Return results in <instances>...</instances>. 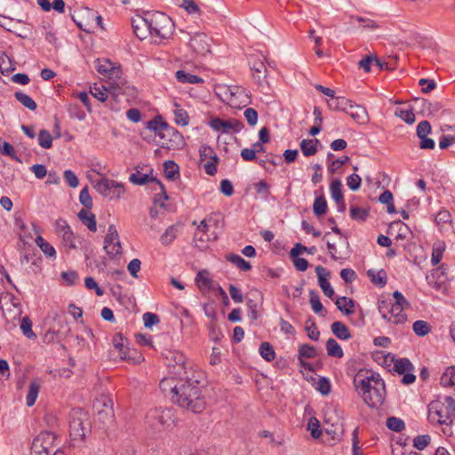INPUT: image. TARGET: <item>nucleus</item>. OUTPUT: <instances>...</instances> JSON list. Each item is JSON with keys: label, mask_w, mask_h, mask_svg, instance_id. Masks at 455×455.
I'll return each instance as SVG.
<instances>
[{"label": "nucleus", "mask_w": 455, "mask_h": 455, "mask_svg": "<svg viewBox=\"0 0 455 455\" xmlns=\"http://www.w3.org/2000/svg\"><path fill=\"white\" fill-rule=\"evenodd\" d=\"M354 385L369 407L377 408L385 401V383L379 374L361 370L354 379Z\"/></svg>", "instance_id": "obj_1"}, {"label": "nucleus", "mask_w": 455, "mask_h": 455, "mask_svg": "<svg viewBox=\"0 0 455 455\" xmlns=\"http://www.w3.org/2000/svg\"><path fill=\"white\" fill-rule=\"evenodd\" d=\"M199 375L200 372L197 376L193 372L191 376L181 379L180 390L174 396V403L194 413H201L206 408V400L197 379Z\"/></svg>", "instance_id": "obj_2"}, {"label": "nucleus", "mask_w": 455, "mask_h": 455, "mask_svg": "<svg viewBox=\"0 0 455 455\" xmlns=\"http://www.w3.org/2000/svg\"><path fill=\"white\" fill-rule=\"evenodd\" d=\"M149 36L159 39L168 38L172 36L174 24L172 19L164 12H148Z\"/></svg>", "instance_id": "obj_3"}, {"label": "nucleus", "mask_w": 455, "mask_h": 455, "mask_svg": "<svg viewBox=\"0 0 455 455\" xmlns=\"http://www.w3.org/2000/svg\"><path fill=\"white\" fill-rule=\"evenodd\" d=\"M167 366L171 374L185 379V376H191L193 373L191 363L186 355L178 350H168L164 354Z\"/></svg>", "instance_id": "obj_4"}, {"label": "nucleus", "mask_w": 455, "mask_h": 455, "mask_svg": "<svg viewBox=\"0 0 455 455\" xmlns=\"http://www.w3.org/2000/svg\"><path fill=\"white\" fill-rule=\"evenodd\" d=\"M90 432L88 414L81 409H74L70 412L69 435L72 441H84Z\"/></svg>", "instance_id": "obj_5"}, {"label": "nucleus", "mask_w": 455, "mask_h": 455, "mask_svg": "<svg viewBox=\"0 0 455 455\" xmlns=\"http://www.w3.org/2000/svg\"><path fill=\"white\" fill-rule=\"evenodd\" d=\"M56 448L55 434L50 431H44L35 437L31 451L33 455H52Z\"/></svg>", "instance_id": "obj_6"}, {"label": "nucleus", "mask_w": 455, "mask_h": 455, "mask_svg": "<svg viewBox=\"0 0 455 455\" xmlns=\"http://www.w3.org/2000/svg\"><path fill=\"white\" fill-rule=\"evenodd\" d=\"M96 68L100 75L113 80L119 90L123 89L125 81L122 78L123 71L119 64L113 63L108 59L97 60Z\"/></svg>", "instance_id": "obj_7"}, {"label": "nucleus", "mask_w": 455, "mask_h": 455, "mask_svg": "<svg viewBox=\"0 0 455 455\" xmlns=\"http://www.w3.org/2000/svg\"><path fill=\"white\" fill-rule=\"evenodd\" d=\"M94 188L100 195L108 196L110 199H119L125 192L124 186L122 183L105 177L95 183Z\"/></svg>", "instance_id": "obj_8"}, {"label": "nucleus", "mask_w": 455, "mask_h": 455, "mask_svg": "<svg viewBox=\"0 0 455 455\" xmlns=\"http://www.w3.org/2000/svg\"><path fill=\"white\" fill-rule=\"evenodd\" d=\"M96 411V419L103 426H107L114 420L113 402L108 397H101L97 399L94 403Z\"/></svg>", "instance_id": "obj_9"}, {"label": "nucleus", "mask_w": 455, "mask_h": 455, "mask_svg": "<svg viewBox=\"0 0 455 455\" xmlns=\"http://www.w3.org/2000/svg\"><path fill=\"white\" fill-rule=\"evenodd\" d=\"M161 148L168 149H180L185 145L184 138L175 128L167 125L161 136Z\"/></svg>", "instance_id": "obj_10"}, {"label": "nucleus", "mask_w": 455, "mask_h": 455, "mask_svg": "<svg viewBox=\"0 0 455 455\" xmlns=\"http://www.w3.org/2000/svg\"><path fill=\"white\" fill-rule=\"evenodd\" d=\"M104 250L110 258L122 254V245L117 229L114 224L108 226V233L104 239Z\"/></svg>", "instance_id": "obj_11"}, {"label": "nucleus", "mask_w": 455, "mask_h": 455, "mask_svg": "<svg viewBox=\"0 0 455 455\" xmlns=\"http://www.w3.org/2000/svg\"><path fill=\"white\" fill-rule=\"evenodd\" d=\"M146 419L152 427L159 429L172 422L173 413L170 409H154L148 412Z\"/></svg>", "instance_id": "obj_12"}, {"label": "nucleus", "mask_w": 455, "mask_h": 455, "mask_svg": "<svg viewBox=\"0 0 455 455\" xmlns=\"http://www.w3.org/2000/svg\"><path fill=\"white\" fill-rule=\"evenodd\" d=\"M95 12L90 8L84 7L71 14L73 21L76 26L86 33H92L94 30Z\"/></svg>", "instance_id": "obj_13"}, {"label": "nucleus", "mask_w": 455, "mask_h": 455, "mask_svg": "<svg viewBox=\"0 0 455 455\" xmlns=\"http://www.w3.org/2000/svg\"><path fill=\"white\" fill-rule=\"evenodd\" d=\"M443 404L439 401L431 402L428 405V419L432 424L451 425L450 413L443 409Z\"/></svg>", "instance_id": "obj_14"}, {"label": "nucleus", "mask_w": 455, "mask_h": 455, "mask_svg": "<svg viewBox=\"0 0 455 455\" xmlns=\"http://www.w3.org/2000/svg\"><path fill=\"white\" fill-rule=\"evenodd\" d=\"M226 93L228 104L232 108H240L250 103V97L246 91L241 87L235 86L228 88Z\"/></svg>", "instance_id": "obj_15"}, {"label": "nucleus", "mask_w": 455, "mask_h": 455, "mask_svg": "<svg viewBox=\"0 0 455 455\" xmlns=\"http://www.w3.org/2000/svg\"><path fill=\"white\" fill-rule=\"evenodd\" d=\"M209 125L212 130L224 133L239 132L243 129V124L236 119L222 120L216 117L210 121Z\"/></svg>", "instance_id": "obj_16"}, {"label": "nucleus", "mask_w": 455, "mask_h": 455, "mask_svg": "<svg viewBox=\"0 0 455 455\" xmlns=\"http://www.w3.org/2000/svg\"><path fill=\"white\" fill-rule=\"evenodd\" d=\"M55 228L57 234L61 236L63 245L68 249H75V235L70 226L65 220L59 219L56 220Z\"/></svg>", "instance_id": "obj_17"}, {"label": "nucleus", "mask_w": 455, "mask_h": 455, "mask_svg": "<svg viewBox=\"0 0 455 455\" xmlns=\"http://www.w3.org/2000/svg\"><path fill=\"white\" fill-rule=\"evenodd\" d=\"M181 379L178 376H172L164 378L160 381V388L165 395H169L174 403V396H177L180 387Z\"/></svg>", "instance_id": "obj_18"}, {"label": "nucleus", "mask_w": 455, "mask_h": 455, "mask_svg": "<svg viewBox=\"0 0 455 455\" xmlns=\"http://www.w3.org/2000/svg\"><path fill=\"white\" fill-rule=\"evenodd\" d=\"M133 32L138 38L143 40L149 36V18L148 12L142 16H137L132 19Z\"/></svg>", "instance_id": "obj_19"}, {"label": "nucleus", "mask_w": 455, "mask_h": 455, "mask_svg": "<svg viewBox=\"0 0 455 455\" xmlns=\"http://www.w3.org/2000/svg\"><path fill=\"white\" fill-rule=\"evenodd\" d=\"M129 180L135 185H145L148 182H155L156 183L160 189L163 192L164 199L168 200V195L165 191L164 186L163 183L156 177L150 176L148 174H142L140 172H137L135 173H132L129 177Z\"/></svg>", "instance_id": "obj_20"}, {"label": "nucleus", "mask_w": 455, "mask_h": 455, "mask_svg": "<svg viewBox=\"0 0 455 455\" xmlns=\"http://www.w3.org/2000/svg\"><path fill=\"white\" fill-rule=\"evenodd\" d=\"M315 273L318 277L319 286L322 289L323 294L328 298H332V296L334 295V290L328 281L330 272L326 270L323 267L317 266L315 267Z\"/></svg>", "instance_id": "obj_21"}, {"label": "nucleus", "mask_w": 455, "mask_h": 455, "mask_svg": "<svg viewBox=\"0 0 455 455\" xmlns=\"http://www.w3.org/2000/svg\"><path fill=\"white\" fill-rule=\"evenodd\" d=\"M409 307L410 305L399 304V302L391 304L389 310H387L388 315L387 320L395 324L403 323L407 320L403 309Z\"/></svg>", "instance_id": "obj_22"}, {"label": "nucleus", "mask_w": 455, "mask_h": 455, "mask_svg": "<svg viewBox=\"0 0 455 455\" xmlns=\"http://www.w3.org/2000/svg\"><path fill=\"white\" fill-rule=\"evenodd\" d=\"M358 124H366L370 121V117L366 108L361 105L350 103L348 112H346Z\"/></svg>", "instance_id": "obj_23"}, {"label": "nucleus", "mask_w": 455, "mask_h": 455, "mask_svg": "<svg viewBox=\"0 0 455 455\" xmlns=\"http://www.w3.org/2000/svg\"><path fill=\"white\" fill-rule=\"evenodd\" d=\"M189 45L192 50L199 55H205L210 52V45L207 42V37L204 34H197L191 37Z\"/></svg>", "instance_id": "obj_24"}, {"label": "nucleus", "mask_w": 455, "mask_h": 455, "mask_svg": "<svg viewBox=\"0 0 455 455\" xmlns=\"http://www.w3.org/2000/svg\"><path fill=\"white\" fill-rule=\"evenodd\" d=\"M32 227L35 233L37 234L35 239L36 245L41 249V251L44 253L45 256L56 258V251L54 247L40 235V229L37 227V225L32 223Z\"/></svg>", "instance_id": "obj_25"}, {"label": "nucleus", "mask_w": 455, "mask_h": 455, "mask_svg": "<svg viewBox=\"0 0 455 455\" xmlns=\"http://www.w3.org/2000/svg\"><path fill=\"white\" fill-rule=\"evenodd\" d=\"M394 231H396L395 239L396 240H405L410 237L411 235V231L410 228L401 220L394 221L389 225L388 233L393 234Z\"/></svg>", "instance_id": "obj_26"}, {"label": "nucleus", "mask_w": 455, "mask_h": 455, "mask_svg": "<svg viewBox=\"0 0 455 455\" xmlns=\"http://www.w3.org/2000/svg\"><path fill=\"white\" fill-rule=\"evenodd\" d=\"M77 217L81 222L88 228L90 231L95 232L97 230L95 215L91 212L90 210L82 209L78 212Z\"/></svg>", "instance_id": "obj_27"}, {"label": "nucleus", "mask_w": 455, "mask_h": 455, "mask_svg": "<svg viewBox=\"0 0 455 455\" xmlns=\"http://www.w3.org/2000/svg\"><path fill=\"white\" fill-rule=\"evenodd\" d=\"M351 100L345 97H334L333 99L327 100L328 108L333 111H344L348 112V107L350 106Z\"/></svg>", "instance_id": "obj_28"}, {"label": "nucleus", "mask_w": 455, "mask_h": 455, "mask_svg": "<svg viewBox=\"0 0 455 455\" xmlns=\"http://www.w3.org/2000/svg\"><path fill=\"white\" fill-rule=\"evenodd\" d=\"M251 70L253 71V79L259 86H263L265 84H267L266 81L267 68L262 61L253 64Z\"/></svg>", "instance_id": "obj_29"}, {"label": "nucleus", "mask_w": 455, "mask_h": 455, "mask_svg": "<svg viewBox=\"0 0 455 455\" xmlns=\"http://www.w3.org/2000/svg\"><path fill=\"white\" fill-rule=\"evenodd\" d=\"M168 124L164 121L161 116H156L150 121L146 123V128L149 131H152L157 136H161V133L164 131Z\"/></svg>", "instance_id": "obj_30"}, {"label": "nucleus", "mask_w": 455, "mask_h": 455, "mask_svg": "<svg viewBox=\"0 0 455 455\" xmlns=\"http://www.w3.org/2000/svg\"><path fill=\"white\" fill-rule=\"evenodd\" d=\"M335 305L346 315H350L354 313L355 301L350 298L346 296L339 297L335 301Z\"/></svg>", "instance_id": "obj_31"}, {"label": "nucleus", "mask_w": 455, "mask_h": 455, "mask_svg": "<svg viewBox=\"0 0 455 455\" xmlns=\"http://www.w3.org/2000/svg\"><path fill=\"white\" fill-rule=\"evenodd\" d=\"M41 387V382L39 379H34L30 382L28 394L26 396V404L28 407H31L35 404L36 398L38 396V393Z\"/></svg>", "instance_id": "obj_32"}, {"label": "nucleus", "mask_w": 455, "mask_h": 455, "mask_svg": "<svg viewBox=\"0 0 455 455\" xmlns=\"http://www.w3.org/2000/svg\"><path fill=\"white\" fill-rule=\"evenodd\" d=\"M445 249L446 244L443 241L438 240L434 243L431 256V263L433 266H436L441 262Z\"/></svg>", "instance_id": "obj_33"}, {"label": "nucleus", "mask_w": 455, "mask_h": 455, "mask_svg": "<svg viewBox=\"0 0 455 455\" xmlns=\"http://www.w3.org/2000/svg\"><path fill=\"white\" fill-rule=\"evenodd\" d=\"M332 333L339 339L347 340L351 338L350 331L346 324L341 322H334L331 325Z\"/></svg>", "instance_id": "obj_34"}, {"label": "nucleus", "mask_w": 455, "mask_h": 455, "mask_svg": "<svg viewBox=\"0 0 455 455\" xmlns=\"http://www.w3.org/2000/svg\"><path fill=\"white\" fill-rule=\"evenodd\" d=\"M367 275L371 279V282L379 287H384L387 284V273L384 269L379 271L369 269Z\"/></svg>", "instance_id": "obj_35"}, {"label": "nucleus", "mask_w": 455, "mask_h": 455, "mask_svg": "<svg viewBox=\"0 0 455 455\" xmlns=\"http://www.w3.org/2000/svg\"><path fill=\"white\" fill-rule=\"evenodd\" d=\"M177 80L182 84H203L204 79L198 76L187 73L184 70H178L175 74Z\"/></svg>", "instance_id": "obj_36"}, {"label": "nucleus", "mask_w": 455, "mask_h": 455, "mask_svg": "<svg viewBox=\"0 0 455 455\" xmlns=\"http://www.w3.org/2000/svg\"><path fill=\"white\" fill-rule=\"evenodd\" d=\"M164 167V176L167 180H175L180 177V168L174 161H165Z\"/></svg>", "instance_id": "obj_37"}, {"label": "nucleus", "mask_w": 455, "mask_h": 455, "mask_svg": "<svg viewBox=\"0 0 455 455\" xmlns=\"http://www.w3.org/2000/svg\"><path fill=\"white\" fill-rule=\"evenodd\" d=\"M196 283L200 289H212L213 280L210 276V273L207 270H201L196 276Z\"/></svg>", "instance_id": "obj_38"}, {"label": "nucleus", "mask_w": 455, "mask_h": 455, "mask_svg": "<svg viewBox=\"0 0 455 455\" xmlns=\"http://www.w3.org/2000/svg\"><path fill=\"white\" fill-rule=\"evenodd\" d=\"M319 140L317 139L314 140H302L300 142V149L305 156H311L316 154L317 152V144Z\"/></svg>", "instance_id": "obj_39"}, {"label": "nucleus", "mask_w": 455, "mask_h": 455, "mask_svg": "<svg viewBox=\"0 0 455 455\" xmlns=\"http://www.w3.org/2000/svg\"><path fill=\"white\" fill-rule=\"evenodd\" d=\"M226 259L232 264H234L237 268L243 271H249L251 269V265L250 262L246 261L238 254H228L226 256Z\"/></svg>", "instance_id": "obj_40"}, {"label": "nucleus", "mask_w": 455, "mask_h": 455, "mask_svg": "<svg viewBox=\"0 0 455 455\" xmlns=\"http://www.w3.org/2000/svg\"><path fill=\"white\" fill-rule=\"evenodd\" d=\"M179 232L178 225H172L168 227L164 233L160 236V242L164 245L171 244L177 237Z\"/></svg>", "instance_id": "obj_41"}, {"label": "nucleus", "mask_w": 455, "mask_h": 455, "mask_svg": "<svg viewBox=\"0 0 455 455\" xmlns=\"http://www.w3.org/2000/svg\"><path fill=\"white\" fill-rule=\"evenodd\" d=\"M327 355L332 357L341 358L344 355L343 350L339 343L332 338L326 342Z\"/></svg>", "instance_id": "obj_42"}, {"label": "nucleus", "mask_w": 455, "mask_h": 455, "mask_svg": "<svg viewBox=\"0 0 455 455\" xmlns=\"http://www.w3.org/2000/svg\"><path fill=\"white\" fill-rule=\"evenodd\" d=\"M15 99L21 103L25 108H28L29 110H36L37 108V105L36 101L28 94L22 92H16L14 93Z\"/></svg>", "instance_id": "obj_43"}, {"label": "nucleus", "mask_w": 455, "mask_h": 455, "mask_svg": "<svg viewBox=\"0 0 455 455\" xmlns=\"http://www.w3.org/2000/svg\"><path fill=\"white\" fill-rule=\"evenodd\" d=\"M440 383L443 387L455 386V366L448 367L443 373Z\"/></svg>", "instance_id": "obj_44"}, {"label": "nucleus", "mask_w": 455, "mask_h": 455, "mask_svg": "<svg viewBox=\"0 0 455 455\" xmlns=\"http://www.w3.org/2000/svg\"><path fill=\"white\" fill-rule=\"evenodd\" d=\"M330 191L335 203L341 202L342 199H344L342 194V183L339 180H334L331 181L330 185Z\"/></svg>", "instance_id": "obj_45"}, {"label": "nucleus", "mask_w": 455, "mask_h": 455, "mask_svg": "<svg viewBox=\"0 0 455 455\" xmlns=\"http://www.w3.org/2000/svg\"><path fill=\"white\" fill-rule=\"evenodd\" d=\"M369 216V210L366 208L352 205L350 207V217L354 220L365 221Z\"/></svg>", "instance_id": "obj_46"}, {"label": "nucleus", "mask_w": 455, "mask_h": 455, "mask_svg": "<svg viewBox=\"0 0 455 455\" xmlns=\"http://www.w3.org/2000/svg\"><path fill=\"white\" fill-rule=\"evenodd\" d=\"M394 369L399 374H404L413 370V365L411 361L407 358H401L396 360L394 364Z\"/></svg>", "instance_id": "obj_47"}, {"label": "nucleus", "mask_w": 455, "mask_h": 455, "mask_svg": "<svg viewBox=\"0 0 455 455\" xmlns=\"http://www.w3.org/2000/svg\"><path fill=\"white\" fill-rule=\"evenodd\" d=\"M412 329L415 334L420 337H424L430 332L431 327L427 322L423 320H417L414 322Z\"/></svg>", "instance_id": "obj_48"}, {"label": "nucleus", "mask_w": 455, "mask_h": 455, "mask_svg": "<svg viewBox=\"0 0 455 455\" xmlns=\"http://www.w3.org/2000/svg\"><path fill=\"white\" fill-rule=\"evenodd\" d=\"M313 211L316 216H321L327 212V202L323 196H316L313 204Z\"/></svg>", "instance_id": "obj_49"}, {"label": "nucleus", "mask_w": 455, "mask_h": 455, "mask_svg": "<svg viewBox=\"0 0 455 455\" xmlns=\"http://www.w3.org/2000/svg\"><path fill=\"white\" fill-rule=\"evenodd\" d=\"M259 354L267 362H271L275 359V353L273 347L268 342L261 343L259 347Z\"/></svg>", "instance_id": "obj_50"}, {"label": "nucleus", "mask_w": 455, "mask_h": 455, "mask_svg": "<svg viewBox=\"0 0 455 455\" xmlns=\"http://www.w3.org/2000/svg\"><path fill=\"white\" fill-rule=\"evenodd\" d=\"M386 425L388 429L395 432H401L405 428V423L403 419L396 417H389L387 419Z\"/></svg>", "instance_id": "obj_51"}, {"label": "nucleus", "mask_w": 455, "mask_h": 455, "mask_svg": "<svg viewBox=\"0 0 455 455\" xmlns=\"http://www.w3.org/2000/svg\"><path fill=\"white\" fill-rule=\"evenodd\" d=\"M309 302H310L312 309L315 313L320 314L321 312L324 311V308L321 303L319 295L314 290H311L309 291Z\"/></svg>", "instance_id": "obj_52"}, {"label": "nucleus", "mask_w": 455, "mask_h": 455, "mask_svg": "<svg viewBox=\"0 0 455 455\" xmlns=\"http://www.w3.org/2000/svg\"><path fill=\"white\" fill-rule=\"evenodd\" d=\"M14 225L17 228L20 230V238L24 242L27 243V240L31 238L32 236L30 235H26L25 230L27 229L25 221L23 220L21 215L15 214L14 216Z\"/></svg>", "instance_id": "obj_53"}, {"label": "nucleus", "mask_w": 455, "mask_h": 455, "mask_svg": "<svg viewBox=\"0 0 455 455\" xmlns=\"http://www.w3.org/2000/svg\"><path fill=\"white\" fill-rule=\"evenodd\" d=\"M38 144L45 149L51 148L52 146V137L46 130H40L38 133Z\"/></svg>", "instance_id": "obj_54"}, {"label": "nucleus", "mask_w": 455, "mask_h": 455, "mask_svg": "<svg viewBox=\"0 0 455 455\" xmlns=\"http://www.w3.org/2000/svg\"><path fill=\"white\" fill-rule=\"evenodd\" d=\"M395 115L403 119L406 124H412L415 122V115L411 109L396 108Z\"/></svg>", "instance_id": "obj_55"}, {"label": "nucleus", "mask_w": 455, "mask_h": 455, "mask_svg": "<svg viewBox=\"0 0 455 455\" xmlns=\"http://www.w3.org/2000/svg\"><path fill=\"white\" fill-rule=\"evenodd\" d=\"M307 429L313 438L317 439L321 436L322 431L320 429V422L315 417H311L307 423Z\"/></svg>", "instance_id": "obj_56"}, {"label": "nucleus", "mask_w": 455, "mask_h": 455, "mask_svg": "<svg viewBox=\"0 0 455 455\" xmlns=\"http://www.w3.org/2000/svg\"><path fill=\"white\" fill-rule=\"evenodd\" d=\"M419 103L421 104V107L424 110L428 111L429 115H434L443 108V105L438 101L429 102L422 99L419 100Z\"/></svg>", "instance_id": "obj_57"}, {"label": "nucleus", "mask_w": 455, "mask_h": 455, "mask_svg": "<svg viewBox=\"0 0 455 455\" xmlns=\"http://www.w3.org/2000/svg\"><path fill=\"white\" fill-rule=\"evenodd\" d=\"M20 329L23 334L28 339H36V335L32 330V321L29 317L25 316L21 320Z\"/></svg>", "instance_id": "obj_58"}, {"label": "nucleus", "mask_w": 455, "mask_h": 455, "mask_svg": "<svg viewBox=\"0 0 455 455\" xmlns=\"http://www.w3.org/2000/svg\"><path fill=\"white\" fill-rule=\"evenodd\" d=\"M431 442L429 435H419L413 439V446L419 450L423 451Z\"/></svg>", "instance_id": "obj_59"}, {"label": "nucleus", "mask_w": 455, "mask_h": 455, "mask_svg": "<svg viewBox=\"0 0 455 455\" xmlns=\"http://www.w3.org/2000/svg\"><path fill=\"white\" fill-rule=\"evenodd\" d=\"M350 19L362 23L363 28H364L377 29L379 28V24L371 19L363 18V17L358 16V15H351Z\"/></svg>", "instance_id": "obj_60"}, {"label": "nucleus", "mask_w": 455, "mask_h": 455, "mask_svg": "<svg viewBox=\"0 0 455 455\" xmlns=\"http://www.w3.org/2000/svg\"><path fill=\"white\" fill-rule=\"evenodd\" d=\"M113 345L118 351V355L122 360H126V351L123 344V337L121 334H116L113 338Z\"/></svg>", "instance_id": "obj_61"}, {"label": "nucleus", "mask_w": 455, "mask_h": 455, "mask_svg": "<svg viewBox=\"0 0 455 455\" xmlns=\"http://www.w3.org/2000/svg\"><path fill=\"white\" fill-rule=\"evenodd\" d=\"M79 201L84 206L85 210H91L92 208V199L89 194L88 187L84 188L80 191Z\"/></svg>", "instance_id": "obj_62"}, {"label": "nucleus", "mask_w": 455, "mask_h": 455, "mask_svg": "<svg viewBox=\"0 0 455 455\" xmlns=\"http://www.w3.org/2000/svg\"><path fill=\"white\" fill-rule=\"evenodd\" d=\"M316 355V350L313 346L304 344L299 348V358H313Z\"/></svg>", "instance_id": "obj_63"}, {"label": "nucleus", "mask_w": 455, "mask_h": 455, "mask_svg": "<svg viewBox=\"0 0 455 455\" xmlns=\"http://www.w3.org/2000/svg\"><path fill=\"white\" fill-rule=\"evenodd\" d=\"M175 123L181 126H186L188 124V115L186 110L181 108H177L174 110Z\"/></svg>", "instance_id": "obj_64"}]
</instances>
